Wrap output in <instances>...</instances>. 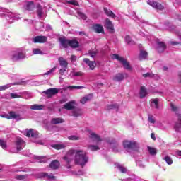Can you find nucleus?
<instances>
[{
  "instance_id": "1",
  "label": "nucleus",
  "mask_w": 181,
  "mask_h": 181,
  "mask_svg": "<svg viewBox=\"0 0 181 181\" xmlns=\"http://www.w3.org/2000/svg\"><path fill=\"white\" fill-rule=\"evenodd\" d=\"M63 159L66 163H70V162L74 160L76 165H79L82 168L88 163V156L87 153L80 149L69 150L66 153V155L64 156Z\"/></svg>"
},
{
  "instance_id": "2",
  "label": "nucleus",
  "mask_w": 181,
  "mask_h": 181,
  "mask_svg": "<svg viewBox=\"0 0 181 181\" xmlns=\"http://www.w3.org/2000/svg\"><path fill=\"white\" fill-rule=\"evenodd\" d=\"M26 57V51L23 48L18 49L13 51L11 54V59L13 62H18V60H22Z\"/></svg>"
},
{
  "instance_id": "3",
  "label": "nucleus",
  "mask_w": 181,
  "mask_h": 181,
  "mask_svg": "<svg viewBox=\"0 0 181 181\" xmlns=\"http://www.w3.org/2000/svg\"><path fill=\"white\" fill-rule=\"evenodd\" d=\"M111 58L113 60H117L118 62H119V63L122 64L124 69H125L126 70H132V67L129 64V62H128L127 59H125V58L118 54H112Z\"/></svg>"
},
{
  "instance_id": "4",
  "label": "nucleus",
  "mask_w": 181,
  "mask_h": 181,
  "mask_svg": "<svg viewBox=\"0 0 181 181\" xmlns=\"http://www.w3.org/2000/svg\"><path fill=\"white\" fill-rule=\"evenodd\" d=\"M1 117H2V118H7L8 119H16V121H21V119H24L22 115L15 112H10L8 115L5 114L1 115Z\"/></svg>"
},
{
  "instance_id": "5",
  "label": "nucleus",
  "mask_w": 181,
  "mask_h": 181,
  "mask_svg": "<svg viewBox=\"0 0 181 181\" xmlns=\"http://www.w3.org/2000/svg\"><path fill=\"white\" fill-rule=\"evenodd\" d=\"M89 132V139L90 142L92 144H95V145H100V142H101V137L97 134L91 130H88Z\"/></svg>"
},
{
  "instance_id": "6",
  "label": "nucleus",
  "mask_w": 181,
  "mask_h": 181,
  "mask_svg": "<svg viewBox=\"0 0 181 181\" xmlns=\"http://www.w3.org/2000/svg\"><path fill=\"white\" fill-rule=\"evenodd\" d=\"M147 4L154 9H157V11H163L165 9V6L162 4L153 0H148Z\"/></svg>"
},
{
  "instance_id": "7",
  "label": "nucleus",
  "mask_w": 181,
  "mask_h": 181,
  "mask_svg": "<svg viewBox=\"0 0 181 181\" xmlns=\"http://www.w3.org/2000/svg\"><path fill=\"white\" fill-rule=\"evenodd\" d=\"M123 146L125 149H135V148H138V143L134 141H124Z\"/></svg>"
},
{
  "instance_id": "8",
  "label": "nucleus",
  "mask_w": 181,
  "mask_h": 181,
  "mask_svg": "<svg viewBox=\"0 0 181 181\" xmlns=\"http://www.w3.org/2000/svg\"><path fill=\"white\" fill-rule=\"evenodd\" d=\"M5 16L7 18V20L9 21L10 23H12L13 21H19V19L22 18V17L18 16V13H13L12 12L6 13Z\"/></svg>"
},
{
  "instance_id": "9",
  "label": "nucleus",
  "mask_w": 181,
  "mask_h": 181,
  "mask_svg": "<svg viewBox=\"0 0 181 181\" xmlns=\"http://www.w3.org/2000/svg\"><path fill=\"white\" fill-rule=\"evenodd\" d=\"M38 177H45V179H48V180H56V177L53 174L48 173H40L38 175Z\"/></svg>"
},
{
  "instance_id": "10",
  "label": "nucleus",
  "mask_w": 181,
  "mask_h": 181,
  "mask_svg": "<svg viewBox=\"0 0 181 181\" xmlns=\"http://www.w3.org/2000/svg\"><path fill=\"white\" fill-rule=\"evenodd\" d=\"M37 135H39V133L34 129H30L25 130V136H28V138H37Z\"/></svg>"
},
{
  "instance_id": "11",
  "label": "nucleus",
  "mask_w": 181,
  "mask_h": 181,
  "mask_svg": "<svg viewBox=\"0 0 181 181\" xmlns=\"http://www.w3.org/2000/svg\"><path fill=\"white\" fill-rule=\"evenodd\" d=\"M33 42L34 43H46L47 42V37L46 36H36L33 38Z\"/></svg>"
},
{
  "instance_id": "12",
  "label": "nucleus",
  "mask_w": 181,
  "mask_h": 181,
  "mask_svg": "<svg viewBox=\"0 0 181 181\" xmlns=\"http://www.w3.org/2000/svg\"><path fill=\"white\" fill-rule=\"evenodd\" d=\"M127 77H128V74L119 73L113 76V80H114V81H122V80H124V78H127Z\"/></svg>"
},
{
  "instance_id": "13",
  "label": "nucleus",
  "mask_w": 181,
  "mask_h": 181,
  "mask_svg": "<svg viewBox=\"0 0 181 181\" xmlns=\"http://www.w3.org/2000/svg\"><path fill=\"white\" fill-rule=\"evenodd\" d=\"M59 91V90L57 88H49L44 91V94H46L48 98H50L51 97H53V95H55V94H57Z\"/></svg>"
},
{
  "instance_id": "14",
  "label": "nucleus",
  "mask_w": 181,
  "mask_h": 181,
  "mask_svg": "<svg viewBox=\"0 0 181 181\" xmlns=\"http://www.w3.org/2000/svg\"><path fill=\"white\" fill-rule=\"evenodd\" d=\"M75 107H76V101L74 100L65 103L63 106V108H64V110H74Z\"/></svg>"
},
{
  "instance_id": "15",
  "label": "nucleus",
  "mask_w": 181,
  "mask_h": 181,
  "mask_svg": "<svg viewBox=\"0 0 181 181\" xmlns=\"http://www.w3.org/2000/svg\"><path fill=\"white\" fill-rule=\"evenodd\" d=\"M16 146L17 148V151H21L25 148V141L22 140V139L18 138L16 141Z\"/></svg>"
},
{
  "instance_id": "16",
  "label": "nucleus",
  "mask_w": 181,
  "mask_h": 181,
  "mask_svg": "<svg viewBox=\"0 0 181 181\" xmlns=\"http://www.w3.org/2000/svg\"><path fill=\"white\" fill-rule=\"evenodd\" d=\"M166 49V45L165 42H157L156 50L158 53H163Z\"/></svg>"
},
{
  "instance_id": "17",
  "label": "nucleus",
  "mask_w": 181,
  "mask_h": 181,
  "mask_svg": "<svg viewBox=\"0 0 181 181\" xmlns=\"http://www.w3.org/2000/svg\"><path fill=\"white\" fill-rule=\"evenodd\" d=\"M115 165L121 173H128V169L124 165L116 163Z\"/></svg>"
},
{
  "instance_id": "18",
  "label": "nucleus",
  "mask_w": 181,
  "mask_h": 181,
  "mask_svg": "<svg viewBox=\"0 0 181 181\" xmlns=\"http://www.w3.org/2000/svg\"><path fill=\"white\" fill-rule=\"evenodd\" d=\"M30 110H34L35 111H40L42 110H45V108H46V105L34 104V105H30Z\"/></svg>"
},
{
  "instance_id": "19",
  "label": "nucleus",
  "mask_w": 181,
  "mask_h": 181,
  "mask_svg": "<svg viewBox=\"0 0 181 181\" xmlns=\"http://www.w3.org/2000/svg\"><path fill=\"white\" fill-rule=\"evenodd\" d=\"M178 121L175 123L174 126V129L176 132H181V115H178Z\"/></svg>"
},
{
  "instance_id": "20",
  "label": "nucleus",
  "mask_w": 181,
  "mask_h": 181,
  "mask_svg": "<svg viewBox=\"0 0 181 181\" xmlns=\"http://www.w3.org/2000/svg\"><path fill=\"white\" fill-rule=\"evenodd\" d=\"M59 42H60L61 46L64 49H66V47H69L70 40L66 39L65 37H60Z\"/></svg>"
},
{
  "instance_id": "21",
  "label": "nucleus",
  "mask_w": 181,
  "mask_h": 181,
  "mask_svg": "<svg viewBox=\"0 0 181 181\" xmlns=\"http://www.w3.org/2000/svg\"><path fill=\"white\" fill-rule=\"evenodd\" d=\"M84 63H86L88 66L90 67V70H94L95 69V62L93 61H90L88 58L83 59Z\"/></svg>"
},
{
  "instance_id": "22",
  "label": "nucleus",
  "mask_w": 181,
  "mask_h": 181,
  "mask_svg": "<svg viewBox=\"0 0 181 181\" xmlns=\"http://www.w3.org/2000/svg\"><path fill=\"white\" fill-rule=\"evenodd\" d=\"M90 100H93V94H88L83 97L80 103L81 104H86V103H88V101H90Z\"/></svg>"
},
{
  "instance_id": "23",
  "label": "nucleus",
  "mask_w": 181,
  "mask_h": 181,
  "mask_svg": "<svg viewBox=\"0 0 181 181\" xmlns=\"http://www.w3.org/2000/svg\"><path fill=\"white\" fill-rule=\"evenodd\" d=\"M105 28L109 30H112V32L114 30V25H112V22H111V21H110L108 18H107L105 21Z\"/></svg>"
},
{
  "instance_id": "24",
  "label": "nucleus",
  "mask_w": 181,
  "mask_h": 181,
  "mask_svg": "<svg viewBox=\"0 0 181 181\" xmlns=\"http://www.w3.org/2000/svg\"><path fill=\"white\" fill-rule=\"evenodd\" d=\"M93 28L96 33H104V28H103V25L100 24H95Z\"/></svg>"
},
{
  "instance_id": "25",
  "label": "nucleus",
  "mask_w": 181,
  "mask_h": 181,
  "mask_svg": "<svg viewBox=\"0 0 181 181\" xmlns=\"http://www.w3.org/2000/svg\"><path fill=\"white\" fill-rule=\"evenodd\" d=\"M151 106L153 108H156V110H159V99H151Z\"/></svg>"
},
{
  "instance_id": "26",
  "label": "nucleus",
  "mask_w": 181,
  "mask_h": 181,
  "mask_svg": "<svg viewBox=\"0 0 181 181\" xmlns=\"http://www.w3.org/2000/svg\"><path fill=\"white\" fill-rule=\"evenodd\" d=\"M59 62L61 67H63V69H67V66H69V63L66 59H64L63 57H61L59 59Z\"/></svg>"
},
{
  "instance_id": "27",
  "label": "nucleus",
  "mask_w": 181,
  "mask_h": 181,
  "mask_svg": "<svg viewBox=\"0 0 181 181\" xmlns=\"http://www.w3.org/2000/svg\"><path fill=\"white\" fill-rule=\"evenodd\" d=\"M60 166V163L57 160H54L49 164V168L53 170L59 169Z\"/></svg>"
},
{
  "instance_id": "28",
  "label": "nucleus",
  "mask_w": 181,
  "mask_h": 181,
  "mask_svg": "<svg viewBox=\"0 0 181 181\" xmlns=\"http://www.w3.org/2000/svg\"><path fill=\"white\" fill-rule=\"evenodd\" d=\"M146 94H148V92L146 91V88H145L144 86H141L140 88L139 93L140 98H145V97H146Z\"/></svg>"
},
{
  "instance_id": "29",
  "label": "nucleus",
  "mask_w": 181,
  "mask_h": 181,
  "mask_svg": "<svg viewBox=\"0 0 181 181\" xmlns=\"http://www.w3.org/2000/svg\"><path fill=\"white\" fill-rule=\"evenodd\" d=\"M52 148H54V149L60 150V149H64L66 148V145L64 144H52Z\"/></svg>"
},
{
  "instance_id": "30",
  "label": "nucleus",
  "mask_w": 181,
  "mask_h": 181,
  "mask_svg": "<svg viewBox=\"0 0 181 181\" xmlns=\"http://www.w3.org/2000/svg\"><path fill=\"white\" fill-rule=\"evenodd\" d=\"M82 114H83V112L81 111V109H78V108L74 109L72 112V116L76 117L81 116Z\"/></svg>"
},
{
  "instance_id": "31",
  "label": "nucleus",
  "mask_w": 181,
  "mask_h": 181,
  "mask_svg": "<svg viewBox=\"0 0 181 181\" xmlns=\"http://www.w3.org/2000/svg\"><path fill=\"white\" fill-rule=\"evenodd\" d=\"M7 100H11V98H21V95L18 93H8L6 95Z\"/></svg>"
},
{
  "instance_id": "32",
  "label": "nucleus",
  "mask_w": 181,
  "mask_h": 181,
  "mask_svg": "<svg viewBox=\"0 0 181 181\" xmlns=\"http://www.w3.org/2000/svg\"><path fill=\"white\" fill-rule=\"evenodd\" d=\"M63 122H64V120H63V119L60 117L53 118L51 120V124H63Z\"/></svg>"
},
{
  "instance_id": "33",
  "label": "nucleus",
  "mask_w": 181,
  "mask_h": 181,
  "mask_svg": "<svg viewBox=\"0 0 181 181\" xmlns=\"http://www.w3.org/2000/svg\"><path fill=\"white\" fill-rule=\"evenodd\" d=\"M104 12L110 18H115V14H114V12H112L111 10L104 8Z\"/></svg>"
},
{
  "instance_id": "34",
  "label": "nucleus",
  "mask_w": 181,
  "mask_h": 181,
  "mask_svg": "<svg viewBox=\"0 0 181 181\" xmlns=\"http://www.w3.org/2000/svg\"><path fill=\"white\" fill-rule=\"evenodd\" d=\"M35 8V4H33V1H28L25 4V9L27 11H32Z\"/></svg>"
},
{
  "instance_id": "35",
  "label": "nucleus",
  "mask_w": 181,
  "mask_h": 181,
  "mask_svg": "<svg viewBox=\"0 0 181 181\" xmlns=\"http://www.w3.org/2000/svg\"><path fill=\"white\" fill-rule=\"evenodd\" d=\"M148 57V52L146 51L141 50L140 54L139 56V59L140 60H144V59H146Z\"/></svg>"
},
{
  "instance_id": "36",
  "label": "nucleus",
  "mask_w": 181,
  "mask_h": 181,
  "mask_svg": "<svg viewBox=\"0 0 181 181\" xmlns=\"http://www.w3.org/2000/svg\"><path fill=\"white\" fill-rule=\"evenodd\" d=\"M69 46L74 48L78 47V41L76 40H69Z\"/></svg>"
},
{
  "instance_id": "37",
  "label": "nucleus",
  "mask_w": 181,
  "mask_h": 181,
  "mask_svg": "<svg viewBox=\"0 0 181 181\" xmlns=\"http://www.w3.org/2000/svg\"><path fill=\"white\" fill-rule=\"evenodd\" d=\"M147 149H148L150 155L155 156L158 153V151L156 150V148H155L153 147L148 146Z\"/></svg>"
},
{
  "instance_id": "38",
  "label": "nucleus",
  "mask_w": 181,
  "mask_h": 181,
  "mask_svg": "<svg viewBox=\"0 0 181 181\" xmlns=\"http://www.w3.org/2000/svg\"><path fill=\"white\" fill-rule=\"evenodd\" d=\"M16 179H18V180H24V181L29 180V179L28 178V175H17L16 176Z\"/></svg>"
},
{
  "instance_id": "39",
  "label": "nucleus",
  "mask_w": 181,
  "mask_h": 181,
  "mask_svg": "<svg viewBox=\"0 0 181 181\" xmlns=\"http://www.w3.org/2000/svg\"><path fill=\"white\" fill-rule=\"evenodd\" d=\"M163 160L166 162L167 165H172L173 163V160H172V158L169 156H166L163 158Z\"/></svg>"
},
{
  "instance_id": "40",
  "label": "nucleus",
  "mask_w": 181,
  "mask_h": 181,
  "mask_svg": "<svg viewBox=\"0 0 181 181\" xmlns=\"http://www.w3.org/2000/svg\"><path fill=\"white\" fill-rule=\"evenodd\" d=\"M124 40L127 45H135V42H134L129 35H126Z\"/></svg>"
},
{
  "instance_id": "41",
  "label": "nucleus",
  "mask_w": 181,
  "mask_h": 181,
  "mask_svg": "<svg viewBox=\"0 0 181 181\" xmlns=\"http://www.w3.org/2000/svg\"><path fill=\"white\" fill-rule=\"evenodd\" d=\"M100 144L96 145H88V148L90 149V151H98L100 149V147L98 146Z\"/></svg>"
},
{
  "instance_id": "42",
  "label": "nucleus",
  "mask_w": 181,
  "mask_h": 181,
  "mask_svg": "<svg viewBox=\"0 0 181 181\" xmlns=\"http://www.w3.org/2000/svg\"><path fill=\"white\" fill-rule=\"evenodd\" d=\"M69 90H81L84 88V86H69L67 87Z\"/></svg>"
},
{
  "instance_id": "43",
  "label": "nucleus",
  "mask_w": 181,
  "mask_h": 181,
  "mask_svg": "<svg viewBox=\"0 0 181 181\" xmlns=\"http://www.w3.org/2000/svg\"><path fill=\"white\" fill-rule=\"evenodd\" d=\"M33 54H45V53L39 48H34L33 49Z\"/></svg>"
},
{
  "instance_id": "44",
  "label": "nucleus",
  "mask_w": 181,
  "mask_h": 181,
  "mask_svg": "<svg viewBox=\"0 0 181 181\" xmlns=\"http://www.w3.org/2000/svg\"><path fill=\"white\" fill-rule=\"evenodd\" d=\"M38 18H45V13L43 12V10L41 8V7H39L37 11Z\"/></svg>"
},
{
  "instance_id": "45",
  "label": "nucleus",
  "mask_w": 181,
  "mask_h": 181,
  "mask_svg": "<svg viewBox=\"0 0 181 181\" xmlns=\"http://www.w3.org/2000/svg\"><path fill=\"white\" fill-rule=\"evenodd\" d=\"M62 2L63 4H66H66H71V5H74L75 6H78V3L76 0H69L67 1H66L65 0H63Z\"/></svg>"
},
{
  "instance_id": "46",
  "label": "nucleus",
  "mask_w": 181,
  "mask_h": 181,
  "mask_svg": "<svg viewBox=\"0 0 181 181\" xmlns=\"http://www.w3.org/2000/svg\"><path fill=\"white\" fill-rule=\"evenodd\" d=\"M12 87V84L8 83L4 86H0V91H4V90H8V88H11Z\"/></svg>"
},
{
  "instance_id": "47",
  "label": "nucleus",
  "mask_w": 181,
  "mask_h": 181,
  "mask_svg": "<svg viewBox=\"0 0 181 181\" xmlns=\"http://www.w3.org/2000/svg\"><path fill=\"white\" fill-rule=\"evenodd\" d=\"M0 146L2 149H6L8 148V145L6 144V141L5 140H0Z\"/></svg>"
},
{
  "instance_id": "48",
  "label": "nucleus",
  "mask_w": 181,
  "mask_h": 181,
  "mask_svg": "<svg viewBox=\"0 0 181 181\" xmlns=\"http://www.w3.org/2000/svg\"><path fill=\"white\" fill-rule=\"evenodd\" d=\"M68 139L69 141H78L80 140V136H76V135H72L68 137Z\"/></svg>"
},
{
  "instance_id": "49",
  "label": "nucleus",
  "mask_w": 181,
  "mask_h": 181,
  "mask_svg": "<svg viewBox=\"0 0 181 181\" xmlns=\"http://www.w3.org/2000/svg\"><path fill=\"white\" fill-rule=\"evenodd\" d=\"M72 76L75 77H83V76H84V73L81 71H78V72L74 71L72 74Z\"/></svg>"
},
{
  "instance_id": "50",
  "label": "nucleus",
  "mask_w": 181,
  "mask_h": 181,
  "mask_svg": "<svg viewBox=\"0 0 181 181\" xmlns=\"http://www.w3.org/2000/svg\"><path fill=\"white\" fill-rule=\"evenodd\" d=\"M56 71V66L51 69L49 71H48L47 73L44 74V76H49V74H53Z\"/></svg>"
},
{
  "instance_id": "51",
  "label": "nucleus",
  "mask_w": 181,
  "mask_h": 181,
  "mask_svg": "<svg viewBox=\"0 0 181 181\" xmlns=\"http://www.w3.org/2000/svg\"><path fill=\"white\" fill-rule=\"evenodd\" d=\"M78 18H80L81 19H83V21H86V19H87V16H85L84 13L79 11L78 12Z\"/></svg>"
},
{
  "instance_id": "52",
  "label": "nucleus",
  "mask_w": 181,
  "mask_h": 181,
  "mask_svg": "<svg viewBox=\"0 0 181 181\" xmlns=\"http://www.w3.org/2000/svg\"><path fill=\"white\" fill-rule=\"evenodd\" d=\"M115 108H118L117 105L111 104L107 106V110H114Z\"/></svg>"
},
{
  "instance_id": "53",
  "label": "nucleus",
  "mask_w": 181,
  "mask_h": 181,
  "mask_svg": "<svg viewBox=\"0 0 181 181\" xmlns=\"http://www.w3.org/2000/svg\"><path fill=\"white\" fill-rule=\"evenodd\" d=\"M143 77H145V78L151 77L152 78V77H155V74L148 72L146 74H143Z\"/></svg>"
},
{
  "instance_id": "54",
  "label": "nucleus",
  "mask_w": 181,
  "mask_h": 181,
  "mask_svg": "<svg viewBox=\"0 0 181 181\" xmlns=\"http://www.w3.org/2000/svg\"><path fill=\"white\" fill-rule=\"evenodd\" d=\"M170 107H171L172 111H174V112H177L178 108L175 105L171 103L170 104Z\"/></svg>"
},
{
  "instance_id": "55",
  "label": "nucleus",
  "mask_w": 181,
  "mask_h": 181,
  "mask_svg": "<svg viewBox=\"0 0 181 181\" xmlns=\"http://www.w3.org/2000/svg\"><path fill=\"white\" fill-rule=\"evenodd\" d=\"M148 122H150L151 124H155V118H153V116H149Z\"/></svg>"
},
{
  "instance_id": "56",
  "label": "nucleus",
  "mask_w": 181,
  "mask_h": 181,
  "mask_svg": "<svg viewBox=\"0 0 181 181\" xmlns=\"http://www.w3.org/2000/svg\"><path fill=\"white\" fill-rule=\"evenodd\" d=\"M66 71V68H64V69H59V74L61 76H63V74H64V72Z\"/></svg>"
},
{
  "instance_id": "57",
  "label": "nucleus",
  "mask_w": 181,
  "mask_h": 181,
  "mask_svg": "<svg viewBox=\"0 0 181 181\" xmlns=\"http://www.w3.org/2000/svg\"><path fill=\"white\" fill-rule=\"evenodd\" d=\"M76 59H77V57H76L74 55L71 56V62H76Z\"/></svg>"
},
{
  "instance_id": "58",
  "label": "nucleus",
  "mask_w": 181,
  "mask_h": 181,
  "mask_svg": "<svg viewBox=\"0 0 181 181\" xmlns=\"http://www.w3.org/2000/svg\"><path fill=\"white\" fill-rule=\"evenodd\" d=\"M95 54H97V52L95 51L90 52V57H95Z\"/></svg>"
},
{
  "instance_id": "59",
  "label": "nucleus",
  "mask_w": 181,
  "mask_h": 181,
  "mask_svg": "<svg viewBox=\"0 0 181 181\" xmlns=\"http://www.w3.org/2000/svg\"><path fill=\"white\" fill-rule=\"evenodd\" d=\"M138 166H139L140 168H145V165H144L142 163L139 162L137 163Z\"/></svg>"
},
{
  "instance_id": "60",
  "label": "nucleus",
  "mask_w": 181,
  "mask_h": 181,
  "mask_svg": "<svg viewBox=\"0 0 181 181\" xmlns=\"http://www.w3.org/2000/svg\"><path fill=\"white\" fill-rule=\"evenodd\" d=\"M67 102V99L64 98L62 100H60L61 104H64V103Z\"/></svg>"
},
{
  "instance_id": "61",
  "label": "nucleus",
  "mask_w": 181,
  "mask_h": 181,
  "mask_svg": "<svg viewBox=\"0 0 181 181\" xmlns=\"http://www.w3.org/2000/svg\"><path fill=\"white\" fill-rule=\"evenodd\" d=\"M176 156H181V151H176Z\"/></svg>"
},
{
  "instance_id": "62",
  "label": "nucleus",
  "mask_w": 181,
  "mask_h": 181,
  "mask_svg": "<svg viewBox=\"0 0 181 181\" xmlns=\"http://www.w3.org/2000/svg\"><path fill=\"white\" fill-rule=\"evenodd\" d=\"M151 137L153 139V141H155V139H156V138L155 137V134L152 133L151 134Z\"/></svg>"
},
{
  "instance_id": "63",
  "label": "nucleus",
  "mask_w": 181,
  "mask_h": 181,
  "mask_svg": "<svg viewBox=\"0 0 181 181\" xmlns=\"http://www.w3.org/2000/svg\"><path fill=\"white\" fill-rule=\"evenodd\" d=\"M45 27L47 28V30H49V29H52L50 25H46Z\"/></svg>"
},
{
  "instance_id": "64",
  "label": "nucleus",
  "mask_w": 181,
  "mask_h": 181,
  "mask_svg": "<svg viewBox=\"0 0 181 181\" xmlns=\"http://www.w3.org/2000/svg\"><path fill=\"white\" fill-rule=\"evenodd\" d=\"M163 69L164 70V71H167L168 67L167 66H163Z\"/></svg>"
}]
</instances>
